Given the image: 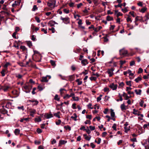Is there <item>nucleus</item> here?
I'll list each match as a JSON object with an SVG mask.
<instances>
[{
    "label": "nucleus",
    "mask_w": 149,
    "mask_h": 149,
    "mask_svg": "<svg viewBox=\"0 0 149 149\" xmlns=\"http://www.w3.org/2000/svg\"><path fill=\"white\" fill-rule=\"evenodd\" d=\"M114 69L113 68H111L110 69H108L107 71V73L109 74V76L111 77L113 74V71Z\"/></svg>",
    "instance_id": "nucleus-6"
},
{
    "label": "nucleus",
    "mask_w": 149,
    "mask_h": 149,
    "mask_svg": "<svg viewBox=\"0 0 149 149\" xmlns=\"http://www.w3.org/2000/svg\"><path fill=\"white\" fill-rule=\"evenodd\" d=\"M136 93V94L137 95H141V89H139L138 90L136 89L134 91Z\"/></svg>",
    "instance_id": "nucleus-15"
},
{
    "label": "nucleus",
    "mask_w": 149,
    "mask_h": 149,
    "mask_svg": "<svg viewBox=\"0 0 149 149\" xmlns=\"http://www.w3.org/2000/svg\"><path fill=\"white\" fill-rule=\"evenodd\" d=\"M38 9V8L37 7L36 5H34L33 6V8L32 9V10L33 11H35L36 10H37Z\"/></svg>",
    "instance_id": "nucleus-32"
},
{
    "label": "nucleus",
    "mask_w": 149,
    "mask_h": 149,
    "mask_svg": "<svg viewBox=\"0 0 149 149\" xmlns=\"http://www.w3.org/2000/svg\"><path fill=\"white\" fill-rule=\"evenodd\" d=\"M90 80L91 81H93L94 80V81H95L97 79L96 77H91L90 78Z\"/></svg>",
    "instance_id": "nucleus-34"
},
{
    "label": "nucleus",
    "mask_w": 149,
    "mask_h": 149,
    "mask_svg": "<svg viewBox=\"0 0 149 149\" xmlns=\"http://www.w3.org/2000/svg\"><path fill=\"white\" fill-rule=\"evenodd\" d=\"M9 86H3V90L4 92H6L8 91L9 88Z\"/></svg>",
    "instance_id": "nucleus-16"
},
{
    "label": "nucleus",
    "mask_w": 149,
    "mask_h": 149,
    "mask_svg": "<svg viewBox=\"0 0 149 149\" xmlns=\"http://www.w3.org/2000/svg\"><path fill=\"white\" fill-rule=\"evenodd\" d=\"M120 108L121 110L122 111H123L126 110V107L124 103L121 105Z\"/></svg>",
    "instance_id": "nucleus-14"
},
{
    "label": "nucleus",
    "mask_w": 149,
    "mask_h": 149,
    "mask_svg": "<svg viewBox=\"0 0 149 149\" xmlns=\"http://www.w3.org/2000/svg\"><path fill=\"white\" fill-rule=\"evenodd\" d=\"M89 128L92 131L94 130L95 129V127L91 125L89 126Z\"/></svg>",
    "instance_id": "nucleus-46"
},
{
    "label": "nucleus",
    "mask_w": 149,
    "mask_h": 149,
    "mask_svg": "<svg viewBox=\"0 0 149 149\" xmlns=\"http://www.w3.org/2000/svg\"><path fill=\"white\" fill-rule=\"evenodd\" d=\"M56 1L55 0H50L47 3V5L50 8H53L55 7L56 5Z\"/></svg>",
    "instance_id": "nucleus-1"
},
{
    "label": "nucleus",
    "mask_w": 149,
    "mask_h": 149,
    "mask_svg": "<svg viewBox=\"0 0 149 149\" xmlns=\"http://www.w3.org/2000/svg\"><path fill=\"white\" fill-rule=\"evenodd\" d=\"M70 95L68 94L64 96L63 97L64 99H68L69 97H70Z\"/></svg>",
    "instance_id": "nucleus-47"
},
{
    "label": "nucleus",
    "mask_w": 149,
    "mask_h": 149,
    "mask_svg": "<svg viewBox=\"0 0 149 149\" xmlns=\"http://www.w3.org/2000/svg\"><path fill=\"white\" fill-rule=\"evenodd\" d=\"M111 117L112 118H114L115 116V113L112 109L111 110Z\"/></svg>",
    "instance_id": "nucleus-25"
},
{
    "label": "nucleus",
    "mask_w": 149,
    "mask_h": 149,
    "mask_svg": "<svg viewBox=\"0 0 149 149\" xmlns=\"http://www.w3.org/2000/svg\"><path fill=\"white\" fill-rule=\"evenodd\" d=\"M29 118H22L21 119L20 121L21 122H24V120L26 121V122L29 121Z\"/></svg>",
    "instance_id": "nucleus-10"
},
{
    "label": "nucleus",
    "mask_w": 149,
    "mask_h": 149,
    "mask_svg": "<svg viewBox=\"0 0 149 149\" xmlns=\"http://www.w3.org/2000/svg\"><path fill=\"white\" fill-rule=\"evenodd\" d=\"M122 10L124 13H125L126 12H127L128 11L127 8H126L124 9H122Z\"/></svg>",
    "instance_id": "nucleus-55"
},
{
    "label": "nucleus",
    "mask_w": 149,
    "mask_h": 149,
    "mask_svg": "<svg viewBox=\"0 0 149 149\" xmlns=\"http://www.w3.org/2000/svg\"><path fill=\"white\" fill-rule=\"evenodd\" d=\"M131 81H127L126 82V83L127 85L129 86H131Z\"/></svg>",
    "instance_id": "nucleus-50"
},
{
    "label": "nucleus",
    "mask_w": 149,
    "mask_h": 149,
    "mask_svg": "<svg viewBox=\"0 0 149 149\" xmlns=\"http://www.w3.org/2000/svg\"><path fill=\"white\" fill-rule=\"evenodd\" d=\"M67 141L65 140H61L59 141V144L61 145H63L66 143Z\"/></svg>",
    "instance_id": "nucleus-20"
},
{
    "label": "nucleus",
    "mask_w": 149,
    "mask_h": 149,
    "mask_svg": "<svg viewBox=\"0 0 149 149\" xmlns=\"http://www.w3.org/2000/svg\"><path fill=\"white\" fill-rule=\"evenodd\" d=\"M35 120L36 122H40L41 121V119L40 117H39L35 118Z\"/></svg>",
    "instance_id": "nucleus-26"
},
{
    "label": "nucleus",
    "mask_w": 149,
    "mask_h": 149,
    "mask_svg": "<svg viewBox=\"0 0 149 149\" xmlns=\"http://www.w3.org/2000/svg\"><path fill=\"white\" fill-rule=\"evenodd\" d=\"M38 89L40 91H41L43 89L42 87L40 85L38 86Z\"/></svg>",
    "instance_id": "nucleus-51"
},
{
    "label": "nucleus",
    "mask_w": 149,
    "mask_h": 149,
    "mask_svg": "<svg viewBox=\"0 0 149 149\" xmlns=\"http://www.w3.org/2000/svg\"><path fill=\"white\" fill-rule=\"evenodd\" d=\"M144 102L143 100H141V101L139 102L140 105L141 107H143V106Z\"/></svg>",
    "instance_id": "nucleus-45"
},
{
    "label": "nucleus",
    "mask_w": 149,
    "mask_h": 149,
    "mask_svg": "<svg viewBox=\"0 0 149 149\" xmlns=\"http://www.w3.org/2000/svg\"><path fill=\"white\" fill-rule=\"evenodd\" d=\"M91 106L92 104L90 103L89 104L87 105L88 108H90L91 109H92L93 108V107H91Z\"/></svg>",
    "instance_id": "nucleus-59"
},
{
    "label": "nucleus",
    "mask_w": 149,
    "mask_h": 149,
    "mask_svg": "<svg viewBox=\"0 0 149 149\" xmlns=\"http://www.w3.org/2000/svg\"><path fill=\"white\" fill-rule=\"evenodd\" d=\"M91 138V136L89 135V136H88L86 137V138H85L86 140H87V141H89Z\"/></svg>",
    "instance_id": "nucleus-43"
},
{
    "label": "nucleus",
    "mask_w": 149,
    "mask_h": 149,
    "mask_svg": "<svg viewBox=\"0 0 149 149\" xmlns=\"http://www.w3.org/2000/svg\"><path fill=\"white\" fill-rule=\"evenodd\" d=\"M124 129H125V132H127L128 131L130 130V127H125Z\"/></svg>",
    "instance_id": "nucleus-22"
},
{
    "label": "nucleus",
    "mask_w": 149,
    "mask_h": 149,
    "mask_svg": "<svg viewBox=\"0 0 149 149\" xmlns=\"http://www.w3.org/2000/svg\"><path fill=\"white\" fill-rule=\"evenodd\" d=\"M143 72V70L141 68H139V69L138 71V74H140L141 73Z\"/></svg>",
    "instance_id": "nucleus-42"
},
{
    "label": "nucleus",
    "mask_w": 149,
    "mask_h": 149,
    "mask_svg": "<svg viewBox=\"0 0 149 149\" xmlns=\"http://www.w3.org/2000/svg\"><path fill=\"white\" fill-rule=\"evenodd\" d=\"M112 128L114 130L116 131L117 129L116 124L115 123H114L112 127Z\"/></svg>",
    "instance_id": "nucleus-35"
},
{
    "label": "nucleus",
    "mask_w": 149,
    "mask_h": 149,
    "mask_svg": "<svg viewBox=\"0 0 149 149\" xmlns=\"http://www.w3.org/2000/svg\"><path fill=\"white\" fill-rule=\"evenodd\" d=\"M30 112L31 113L35 114L36 112V111L34 109H30Z\"/></svg>",
    "instance_id": "nucleus-27"
},
{
    "label": "nucleus",
    "mask_w": 149,
    "mask_h": 149,
    "mask_svg": "<svg viewBox=\"0 0 149 149\" xmlns=\"http://www.w3.org/2000/svg\"><path fill=\"white\" fill-rule=\"evenodd\" d=\"M72 98L75 101H78L79 100V98L78 97H75L74 96Z\"/></svg>",
    "instance_id": "nucleus-37"
},
{
    "label": "nucleus",
    "mask_w": 149,
    "mask_h": 149,
    "mask_svg": "<svg viewBox=\"0 0 149 149\" xmlns=\"http://www.w3.org/2000/svg\"><path fill=\"white\" fill-rule=\"evenodd\" d=\"M107 20L109 21H113V18L112 17H111L110 16L108 15L106 17Z\"/></svg>",
    "instance_id": "nucleus-17"
},
{
    "label": "nucleus",
    "mask_w": 149,
    "mask_h": 149,
    "mask_svg": "<svg viewBox=\"0 0 149 149\" xmlns=\"http://www.w3.org/2000/svg\"><path fill=\"white\" fill-rule=\"evenodd\" d=\"M126 62L125 61H122L121 60L120 61V63L121 66H122Z\"/></svg>",
    "instance_id": "nucleus-52"
},
{
    "label": "nucleus",
    "mask_w": 149,
    "mask_h": 149,
    "mask_svg": "<svg viewBox=\"0 0 149 149\" xmlns=\"http://www.w3.org/2000/svg\"><path fill=\"white\" fill-rule=\"evenodd\" d=\"M64 128L66 130H71V127L69 125L65 126L64 127Z\"/></svg>",
    "instance_id": "nucleus-31"
},
{
    "label": "nucleus",
    "mask_w": 149,
    "mask_h": 149,
    "mask_svg": "<svg viewBox=\"0 0 149 149\" xmlns=\"http://www.w3.org/2000/svg\"><path fill=\"white\" fill-rule=\"evenodd\" d=\"M41 81L42 82H47L48 81V80L47 79V77H42V79Z\"/></svg>",
    "instance_id": "nucleus-13"
},
{
    "label": "nucleus",
    "mask_w": 149,
    "mask_h": 149,
    "mask_svg": "<svg viewBox=\"0 0 149 149\" xmlns=\"http://www.w3.org/2000/svg\"><path fill=\"white\" fill-rule=\"evenodd\" d=\"M76 104L75 103H73L72 104V108L74 109H77V107H76Z\"/></svg>",
    "instance_id": "nucleus-39"
},
{
    "label": "nucleus",
    "mask_w": 149,
    "mask_h": 149,
    "mask_svg": "<svg viewBox=\"0 0 149 149\" xmlns=\"http://www.w3.org/2000/svg\"><path fill=\"white\" fill-rule=\"evenodd\" d=\"M37 132L38 133H40L42 132V130L40 128H38L36 130Z\"/></svg>",
    "instance_id": "nucleus-54"
},
{
    "label": "nucleus",
    "mask_w": 149,
    "mask_h": 149,
    "mask_svg": "<svg viewBox=\"0 0 149 149\" xmlns=\"http://www.w3.org/2000/svg\"><path fill=\"white\" fill-rule=\"evenodd\" d=\"M50 62L51 64L53 66L55 65V62L54 61L51 60Z\"/></svg>",
    "instance_id": "nucleus-61"
},
{
    "label": "nucleus",
    "mask_w": 149,
    "mask_h": 149,
    "mask_svg": "<svg viewBox=\"0 0 149 149\" xmlns=\"http://www.w3.org/2000/svg\"><path fill=\"white\" fill-rule=\"evenodd\" d=\"M15 31L17 33V32L19 31L20 30L19 28V27H16L15 29Z\"/></svg>",
    "instance_id": "nucleus-56"
},
{
    "label": "nucleus",
    "mask_w": 149,
    "mask_h": 149,
    "mask_svg": "<svg viewBox=\"0 0 149 149\" xmlns=\"http://www.w3.org/2000/svg\"><path fill=\"white\" fill-rule=\"evenodd\" d=\"M27 44L29 47H31L32 46V44L31 41H29L27 42Z\"/></svg>",
    "instance_id": "nucleus-64"
},
{
    "label": "nucleus",
    "mask_w": 149,
    "mask_h": 149,
    "mask_svg": "<svg viewBox=\"0 0 149 149\" xmlns=\"http://www.w3.org/2000/svg\"><path fill=\"white\" fill-rule=\"evenodd\" d=\"M49 30L51 31L52 33H54L55 31V29L53 27H52L51 28H49Z\"/></svg>",
    "instance_id": "nucleus-44"
},
{
    "label": "nucleus",
    "mask_w": 149,
    "mask_h": 149,
    "mask_svg": "<svg viewBox=\"0 0 149 149\" xmlns=\"http://www.w3.org/2000/svg\"><path fill=\"white\" fill-rule=\"evenodd\" d=\"M78 19H79V21L78 22V24L79 25H81L82 24L81 20L79 19H77V20Z\"/></svg>",
    "instance_id": "nucleus-53"
},
{
    "label": "nucleus",
    "mask_w": 149,
    "mask_h": 149,
    "mask_svg": "<svg viewBox=\"0 0 149 149\" xmlns=\"http://www.w3.org/2000/svg\"><path fill=\"white\" fill-rule=\"evenodd\" d=\"M16 77L19 79H20L22 77V76L20 74H17L16 75Z\"/></svg>",
    "instance_id": "nucleus-57"
},
{
    "label": "nucleus",
    "mask_w": 149,
    "mask_h": 149,
    "mask_svg": "<svg viewBox=\"0 0 149 149\" xmlns=\"http://www.w3.org/2000/svg\"><path fill=\"white\" fill-rule=\"evenodd\" d=\"M24 88L25 90V92L26 93H29L30 92L32 89V86L30 84H28V85H26L23 87Z\"/></svg>",
    "instance_id": "nucleus-2"
},
{
    "label": "nucleus",
    "mask_w": 149,
    "mask_h": 149,
    "mask_svg": "<svg viewBox=\"0 0 149 149\" xmlns=\"http://www.w3.org/2000/svg\"><path fill=\"white\" fill-rule=\"evenodd\" d=\"M118 85L117 84H115L113 83H111L109 86V87L113 90H115L116 89Z\"/></svg>",
    "instance_id": "nucleus-5"
},
{
    "label": "nucleus",
    "mask_w": 149,
    "mask_h": 149,
    "mask_svg": "<svg viewBox=\"0 0 149 149\" xmlns=\"http://www.w3.org/2000/svg\"><path fill=\"white\" fill-rule=\"evenodd\" d=\"M141 78L140 77H138L137 78L135 79V81L136 82H138L139 81L141 80Z\"/></svg>",
    "instance_id": "nucleus-24"
},
{
    "label": "nucleus",
    "mask_w": 149,
    "mask_h": 149,
    "mask_svg": "<svg viewBox=\"0 0 149 149\" xmlns=\"http://www.w3.org/2000/svg\"><path fill=\"white\" fill-rule=\"evenodd\" d=\"M139 112V111L137 110L134 109H133V113L134 115L137 114V113Z\"/></svg>",
    "instance_id": "nucleus-21"
},
{
    "label": "nucleus",
    "mask_w": 149,
    "mask_h": 149,
    "mask_svg": "<svg viewBox=\"0 0 149 149\" xmlns=\"http://www.w3.org/2000/svg\"><path fill=\"white\" fill-rule=\"evenodd\" d=\"M55 22H54L52 21H50L48 23V24L51 26L53 25V23Z\"/></svg>",
    "instance_id": "nucleus-41"
},
{
    "label": "nucleus",
    "mask_w": 149,
    "mask_h": 149,
    "mask_svg": "<svg viewBox=\"0 0 149 149\" xmlns=\"http://www.w3.org/2000/svg\"><path fill=\"white\" fill-rule=\"evenodd\" d=\"M135 64V63L134 61H131L130 63V66H132L134 65Z\"/></svg>",
    "instance_id": "nucleus-63"
},
{
    "label": "nucleus",
    "mask_w": 149,
    "mask_h": 149,
    "mask_svg": "<svg viewBox=\"0 0 149 149\" xmlns=\"http://www.w3.org/2000/svg\"><path fill=\"white\" fill-rule=\"evenodd\" d=\"M14 133L16 135H19V133L20 132V130L18 129H15L14 131Z\"/></svg>",
    "instance_id": "nucleus-19"
},
{
    "label": "nucleus",
    "mask_w": 149,
    "mask_h": 149,
    "mask_svg": "<svg viewBox=\"0 0 149 149\" xmlns=\"http://www.w3.org/2000/svg\"><path fill=\"white\" fill-rule=\"evenodd\" d=\"M127 26L128 27L130 28L129 29H132L134 28V27L133 26H131L129 24H127Z\"/></svg>",
    "instance_id": "nucleus-58"
},
{
    "label": "nucleus",
    "mask_w": 149,
    "mask_h": 149,
    "mask_svg": "<svg viewBox=\"0 0 149 149\" xmlns=\"http://www.w3.org/2000/svg\"><path fill=\"white\" fill-rule=\"evenodd\" d=\"M102 28V27L101 26H99L97 28H95L94 29V31L96 32H97L100 30Z\"/></svg>",
    "instance_id": "nucleus-12"
},
{
    "label": "nucleus",
    "mask_w": 149,
    "mask_h": 149,
    "mask_svg": "<svg viewBox=\"0 0 149 149\" xmlns=\"http://www.w3.org/2000/svg\"><path fill=\"white\" fill-rule=\"evenodd\" d=\"M85 130L86 131V132L88 134H90L91 133V131L89 130V129L88 127H87V129H85Z\"/></svg>",
    "instance_id": "nucleus-33"
},
{
    "label": "nucleus",
    "mask_w": 149,
    "mask_h": 149,
    "mask_svg": "<svg viewBox=\"0 0 149 149\" xmlns=\"http://www.w3.org/2000/svg\"><path fill=\"white\" fill-rule=\"evenodd\" d=\"M102 97V95H100L99 97H97V102H99L101 100Z\"/></svg>",
    "instance_id": "nucleus-30"
},
{
    "label": "nucleus",
    "mask_w": 149,
    "mask_h": 149,
    "mask_svg": "<svg viewBox=\"0 0 149 149\" xmlns=\"http://www.w3.org/2000/svg\"><path fill=\"white\" fill-rule=\"evenodd\" d=\"M8 111L6 109H0V113L3 114H7L8 116H9L8 114L7 113Z\"/></svg>",
    "instance_id": "nucleus-7"
},
{
    "label": "nucleus",
    "mask_w": 149,
    "mask_h": 149,
    "mask_svg": "<svg viewBox=\"0 0 149 149\" xmlns=\"http://www.w3.org/2000/svg\"><path fill=\"white\" fill-rule=\"evenodd\" d=\"M68 80L70 81H72L74 80V77L72 75L70 76L69 77Z\"/></svg>",
    "instance_id": "nucleus-28"
},
{
    "label": "nucleus",
    "mask_w": 149,
    "mask_h": 149,
    "mask_svg": "<svg viewBox=\"0 0 149 149\" xmlns=\"http://www.w3.org/2000/svg\"><path fill=\"white\" fill-rule=\"evenodd\" d=\"M143 19V17H142L137 16L135 18V22L138 21H142Z\"/></svg>",
    "instance_id": "nucleus-9"
},
{
    "label": "nucleus",
    "mask_w": 149,
    "mask_h": 149,
    "mask_svg": "<svg viewBox=\"0 0 149 149\" xmlns=\"http://www.w3.org/2000/svg\"><path fill=\"white\" fill-rule=\"evenodd\" d=\"M44 117L47 119H49L52 117L53 116L51 114L46 113L44 115Z\"/></svg>",
    "instance_id": "nucleus-8"
},
{
    "label": "nucleus",
    "mask_w": 149,
    "mask_h": 149,
    "mask_svg": "<svg viewBox=\"0 0 149 149\" xmlns=\"http://www.w3.org/2000/svg\"><path fill=\"white\" fill-rule=\"evenodd\" d=\"M20 48L23 51L26 50L27 49L24 46H20Z\"/></svg>",
    "instance_id": "nucleus-36"
},
{
    "label": "nucleus",
    "mask_w": 149,
    "mask_h": 149,
    "mask_svg": "<svg viewBox=\"0 0 149 149\" xmlns=\"http://www.w3.org/2000/svg\"><path fill=\"white\" fill-rule=\"evenodd\" d=\"M77 116L76 113L73 114V116H71V118L73 119L74 120L76 121L77 120Z\"/></svg>",
    "instance_id": "nucleus-18"
},
{
    "label": "nucleus",
    "mask_w": 149,
    "mask_h": 149,
    "mask_svg": "<svg viewBox=\"0 0 149 149\" xmlns=\"http://www.w3.org/2000/svg\"><path fill=\"white\" fill-rule=\"evenodd\" d=\"M76 82L77 83V84L79 85L81 84L82 81H80L79 79H78L76 80Z\"/></svg>",
    "instance_id": "nucleus-23"
},
{
    "label": "nucleus",
    "mask_w": 149,
    "mask_h": 149,
    "mask_svg": "<svg viewBox=\"0 0 149 149\" xmlns=\"http://www.w3.org/2000/svg\"><path fill=\"white\" fill-rule=\"evenodd\" d=\"M63 11L64 13L66 14H68L69 13L70 11L68 9L65 8L63 9Z\"/></svg>",
    "instance_id": "nucleus-29"
},
{
    "label": "nucleus",
    "mask_w": 149,
    "mask_h": 149,
    "mask_svg": "<svg viewBox=\"0 0 149 149\" xmlns=\"http://www.w3.org/2000/svg\"><path fill=\"white\" fill-rule=\"evenodd\" d=\"M17 33L16 32H15L13 33L12 35V36L15 39H17V37L16 36Z\"/></svg>",
    "instance_id": "nucleus-48"
},
{
    "label": "nucleus",
    "mask_w": 149,
    "mask_h": 149,
    "mask_svg": "<svg viewBox=\"0 0 149 149\" xmlns=\"http://www.w3.org/2000/svg\"><path fill=\"white\" fill-rule=\"evenodd\" d=\"M127 22H132L131 19L129 17L127 18Z\"/></svg>",
    "instance_id": "nucleus-60"
},
{
    "label": "nucleus",
    "mask_w": 149,
    "mask_h": 149,
    "mask_svg": "<svg viewBox=\"0 0 149 149\" xmlns=\"http://www.w3.org/2000/svg\"><path fill=\"white\" fill-rule=\"evenodd\" d=\"M109 98L110 97L109 96L107 95L105 96L104 97V101L105 102H107V101L108 100Z\"/></svg>",
    "instance_id": "nucleus-40"
},
{
    "label": "nucleus",
    "mask_w": 149,
    "mask_h": 149,
    "mask_svg": "<svg viewBox=\"0 0 149 149\" xmlns=\"http://www.w3.org/2000/svg\"><path fill=\"white\" fill-rule=\"evenodd\" d=\"M54 99L57 101H59L60 100V98L58 97V95H56L54 97Z\"/></svg>",
    "instance_id": "nucleus-38"
},
{
    "label": "nucleus",
    "mask_w": 149,
    "mask_h": 149,
    "mask_svg": "<svg viewBox=\"0 0 149 149\" xmlns=\"http://www.w3.org/2000/svg\"><path fill=\"white\" fill-rule=\"evenodd\" d=\"M81 63L84 66L86 65L88 63L87 60L86 59L82 60L81 61Z\"/></svg>",
    "instance_id": "nucleus-11"
},
{
    "label": "nucleus",
    "mask_w": 149,
    "mask_h": 149,
    "mask_svg": "<svg viewBox=\"0 0 149 149\" xmlns=\"http://www.w3.org/2000/svg\"><path fill=\"white\" fill-rule=\"evenodd\" d=\"M120 54L121 56H125L127 54V51L124 49H120L119 51Z\"/></svg>",
    "instance_id": "nucleus-4"
},
{
    "label": "nucleus",
    "mask_w": 149,
    "mask_h": 149,
    "mask_svg": "<svg viewBox=\"0 0 149 149\" xmlns=\"http://www.w3.org/2000/svg\"><path fill=\"white\" fill-rule=\"evenodd\" d=\"M10 64V63H7L6 64L4 65V68H7L8 66Z\"/></svg>",
    "instance_id": "nucleus-62"
},
{
    "label": "nucleus",
    "mask_w": 149,
    "mask_h": 149,
    "mask_svg": "<svg viewBox=\"0 0 149 149\" xmlns=\"http://www.w3.org/2000/svg\"><path fill=\"white\" fill-rule=\"evenodd\" d=\"M61 19L62 20L63 22L65 24H68L70 22V19L68 17H66L64 18L61 16L60 17Z\"/></svg>",
    "instance_id": "nucleus-3"
},
{
    "label": "nucleus",
    "mask_w": 149,
    "mask_h": 149,
    "mask_svg": "<svg viewBox=\"0 0 149 149\" xmlns=\"http://www.w3.org/2000/svg\"><path fill=\"white\" fill-rule=\"evenodd\" d=\"M146 10V8H143L141 9L140 11L142 13H144Z\"/></svg>",
    "instance_id": "nucleus-49"
}]
</instances>
